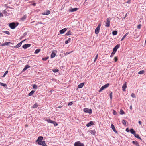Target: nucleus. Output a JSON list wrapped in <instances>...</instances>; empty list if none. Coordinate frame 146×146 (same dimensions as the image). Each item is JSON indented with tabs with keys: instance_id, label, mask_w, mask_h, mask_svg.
<instances>
[{
	"instance_id": "obj_17",
	"label": "nucleus",
	"mask_w": 146,
	"mask_h": 146,
	"mask_svg": "<svg viewBox=\"0 0 146 146\" xmlns=\"http://www.w3.org/2000/svg\"><path fill=\"white\" fill-rule=\"evenodd\" d=\"M30 67V66L29 65H26L25 66L24 68H23L22 71L24 72L27 69L29 68Z\"/></svg>"
},
{
	"instance_id": "obj_36",
	"label": "nucleus",
	"mask_w": 146,
	"mask_h": 146,
	"mask_svg": "<svg viewBox=\"0 0 146 146\" xmlns=\"http://www.w3.org/2000/svg\"><path fill=\"white\" fill-rule=\"evenodd\" d=\"M115 52H114V51H113V52H112L110 55V57L111 58L114 55V54H115Z\"/></svg>"
},
{
	"instance_id": "obj_59",
	"label": "nucleus",
	"mask_w": 146,
	"mask_h": 146,
	"mask_svg": "<svg viewBox=\"0 0 146 146\" xmlns=\"http://www.w3.org/2000/svg\"><path fill=\"white\" fill-rule=\"evenodd\" d=\"M138 123L140 125H141V121H139L138 122Z\"/></svg>"
},
{
	"instance_id": "obj_49",
	"label": "nucleus",
	"mask_w": 146,
	"mask_h": 146,
	"mask_svg": "<svg viewBox=\"0 0 146 146\" xmlns=\"http://www.w3.org/2000/svg\"><path fill=\"white\" fill-rule=\"evenodd\" d=\"M114 59L115 62H116L117 60L118 59L117 57H115L114 58Z\"/></svg>"
},
{
	"instance_id": "obj_48",
	"label": "nucleus",
	"mask_w": 146,
	"mask_h": 146,
	"mask_svg": "<svg viewBox=\"0 0 146 146\" xmlns=\"http://www.w3.org/2000/svg\"><path fill=\"white\" fill-rule=\"evenodd\" d=\"M113 114L114 115H116L117 114L116 111H115L114 110H113Z\"/></svg>"
},
{
	"instance_id": "obj_35",
	"label": "nucleus",
	"mask_w": 146,
	"mask_h": 146,
	"mask_svg": "<svg viewBox=\"0 0 146 146\" xmlns=\"http://www.w3.org/2000/svg\"><path fill=\"white\" fill-rule=\"evenodd\" d=\"M38 86L36 84H34L33 85V88L35 89H36L37 88Z\"/></svg>"
},
{
	"instance_id": "obj_52",
	"label": "nucleus",
	"mask_w": 146,
	"mask_h": 146,
	"mask_svg": "<svg viewBox=\"0 0 146 146\" xmlns=\"http://www.w3.org/2000/svg\"><path fill=\"white\" fill-rule=\"evenodd\" d=\"M98 57V54H97L96 56V57L95 58L94 60V61H95L97 59V58Z\"/></svg>"
},
{
	"instance_id": "obj_1",
	"label": "nucleus",
	"mask_w": 146,
	"mask_h": 146,
	"mask_svg": "<svg viewBox=\"0 0 146 146\" xmlns=\"http://www.w3.org/2000/svg\"><path fill=\"white\" fill-rule=\"evenodd\" d=\"M19 23L18 22H12L10 23L9 26L10 28L12 29H14L18 25Z\"/></svg>"
},
{
	"instance_id": "obj_55",
	"label": "nucleus",
	"mask_w": 146,
	"mask_h": 146,
	"mask_svg": "<svg viewBox=\"0 0 146 146\" xmlns=\"http://www.w3.org/2000/svg\"><path fill=\"white\" fill-rule=\"evenodd\" d=\"M68 42H68V41L67 40H66L65 41V43L66 44H68Z\"/></svg>"
},
{
	"instance_id": "obj_50",
	"label": "nucleus",
	"mask_w": 146,
	"mask_h": 146,
	"mask_svg": "<svg viewBox=\"0 0 146 146\" xmlns=\"http://www.w3.org/2000/svg\"><path fill=\"white\" fill-rule=\"evenodd\" d=\"M73 104V103L72 102H70L68 104V106H71Z\"/></svg>"
},
{
	"instance_id": "obj_42",
	"label": "nucleus",
	"mask_w": 146,
	"mask_h": 146,
	"mask_svg": "<svg viewBox=\"0 0 146 146\" xmlns=\"http://www.w3.org/2000/svg\"><path fill=\"white\" fill-rule=\"evenodd\" d=\"M122 123L123 125H125L126 124V121L125 120H123L122 121Z\"/></svg>"
},
{
	"instance_id": "obj_32",
	"label": "nucleus",
	"mask_w": 146,
	"mask_h": 146,
	"mask_svg": "<svg viewBox=\"0 0 146 146\" xmlns=\"http://www.w3.org/2000/svg\"><path fill=\"white\" fill-rule=\"evenodd\" d=\"M52 71L55 73L58 72L59 70L57 69H54L52 70Z\"/></svg>"
},
{
	"instance_id": "obj_43",
	"label": "nucleus",
	"mask_w": 146,
	"mask_h": 146,
	"mask_svg": "<svg viewBox=\"0 0 146 146\" xmlns=\"http://www.w3.org/2000/svg\"><path fill=\"white\" fill-rule=\"evenodd\" d=\"M48 57H45V58H42V60H43V61H46L47 60V59H48Z\"/></svg>"
},
{
	"instance_id": "obj_12",
	"label": "nucleus",
	"mask_w": 146,
	"mask_h": 146,
	"mask_svg": "<svg viewBox=\"0 0 146 146\" xmlns=\"http://www.w3.org/2000/svg\"><path fill=\"white\" fill-rule=\"evenodd\" d=\"M43 139V137L42 136H39L37 140L36 141L37 143L40 141H42Z\"/></svg>"
},
{
	"instance_id": "obj_57",
	"label": "nucleus",
	"mask_w": 146,
	"mask_h": 146,
	"mask_svg": "<svg viewBox=\"0 0 146 146\" xmlns=\"http://www.w3.org/2000/svg\"><path fill=\"white\" fill-rule=\"evenodd\" d=\"M0 17H3V15L2 13H0Z\"/></svg>"
},
{
	"instance_id": "obj_41",
	"label": "nucleus",
	"mask_w": 146,
	"mask_h": 146,
	"mask_svg": "<svg viewBox=\"0 0 146 146\" xmlns=\"http://www.w3.org/2000/svg\"><path fill=\"white\" fill-rule=\"evenodd\" d=\"M144 72V71L143 70H141L138 72V74H143Z\"/></svg>"
},
{
	"instance_id": "obj_8",
	"label": "nucleus",
	"mask_w": 146,
	"mask_h": 146,
	"mask_svg": "<svg viewBox=\"0 0 146 146\" xmlns=\"http://www.w3.org/2000/svg\"><path fill=\"white\" fill-rule=\"evenodd\" d=\"M107 22L106 23L105 26L108 27L110 25V21L109 19L108 18L106 19Z\"/></svg>"
},
{
	"instance_id": "obj_33",
	"label": "nucleus",
	"mask_w": 146,
	"mask_h": 146,
	"mask_svg": "<svg viewBox=\"0 0 146 146\" xmlns=\"http://www.w3.org/2000/svg\"><path fill=\"white\" fill-rule=\"evenodd\" d=\"M110 99L111 100L112 99V92H110Z\"/></svg>"
},
{
	"instance_id": "obj_63",
	"label": "nucleus",
	"mask_w": 146,
	"mask_h": 146,
	"mask_svg": "<svg viewBox=\"0 0 146 146\" xmlns=\"http://www.w3.org/2000/svg\"><path fill=\"white\" fill-rule=\"evenodd\" d=\"M12 114H10V115H9V117H11V116H12Z\"/></svg>"
},
{
	"instance_id": "obj_25",
	"label": "nucleus",
	"mask_w": 146,
	"mask_h": 146,
	"mask_svg": "<svg viewBox=\"0 0 146 146\" xmlns=\"http://www.w3.org/2000/svg\"><path fill=\"white\" fill-rule=\"evenodd\" d=\"M34 92L35 91L34 90H32L28 94V95L29 96H31L33 94Z\"/></svg>"
},
{
	"instance_id": "obj_53",
	"label": "nucleus",
	"mask_w": 146,
	"mask_h": 146,
	"mask_svg": "<svg viewBox=\"0 0 146 146\" xmlns=\"http://www.w3.org/2000/svg\"><path fill=\"white\" fill-rule=\"evenodd\" d=\"M3 13L4 14H6L7 13V11L5 10H4L3 11Z\"/></svg>"
},
{
	"instance_id": "obj_54",
	"label": "nucleus",
	"mask_w": 146,
	"mask_h": 146,
	"mask_svg": "<svg viewBox=\"0 0 146 146\" xmlns=\"http://www.w3.org/2000/svg\"><path fill=\"white\" fill-rule=\"evenodd\" d=\"M126 131L127 132H129V129L128 128H127L126 129Z\"/></svg>"
},
{
	"instance_id": "obj_58",
	"label": "nucleus",
	"mask_w": 146,
	"mask_h": 146,
	"mask_svg": "<svg viewBox=\"0 0 146 146\" xmlns=\"http://www.w3.org/2000/svg\"><path fill=\"white\" fill-rule=\"evenodd\" d=\"M32 5L34 6H35L36 5V3H34L32 4Z\"/></svg>"
},
{
	"instance_id": "obj_45",
	"label": "nucleus",
	"mask_w": 146,
	"mask_h": 146,
	"mask_svg": "<svg viewBox=\"0 0 146 146\" xmlns=\"http://www.w3.org/2000/svg\"><path fill=\"white\" fill-rule=\"evenodd\" d=\"M8 73V71H6L4 74L2 76L3 77H5V76Z\"/></svg>"
},
{
	"instance_id": "obj_39",
	"label": "nucleus",
	"mask_w": 146,
	"mask_h": 146,
	"mask_svg": "<svg viewBox=\"0 0 146 146\" xmlns=\"http://www.w3.org/2000/svg\"><path fill=\"white\" fill-rule=\"evenodd\" d=\"M38 106V104L37 103H35L34 104L33 106V108H36Z\"/></svg>"
},
{
	"instance_id": "obj_19",
	"label": "nucleus",
	"mask_w": 146,
	"mask_h": 146,
	"mask_svg": "<svg viewBox=\"0 0 146 146\" xmlns=\"http://www.w3.org/2000/svg\"><path fill=\"white\" fill-rule=\"evenodd\" d=\"M129 131L132 134H133L134 135L135 133V131L132 128L131 129L129 130Z\"/></svg>"
},
{
	"instance_id": "obj_15",
	"label": "nucleus",
	"mask_w": 146,
	"mask_h": 146,
	"mask_svg": "<svg viewBox=\"0 0 146 146\" xmlns=\"http://www.w3.org/2000/svg\"><path fill=\"white\" fill-rule=\"evenodd\" d=\"M67 30V29L66 28H64L62 30L60 31V33L61 34H62L64 33Z\"/></svg>"
},
{
	"instance_id": "obj_40",
	"label": "nucleus",
	"mask_w": 146,
	"mask_h": 146,
	"mask_svg": "<svg viewBox=\"0 0 146 146\" xmlns=\"http://www.w3.org/2000/svg\"><path fill=\"white\" fill-rule=\"evenodd\" d=\"M4 33L7 34L8 35H10V33L9 31H5L3 32Z\"/></svg>"
},
{
	"instance_id": "obj_14",
	"label": "nucleus",
	"mask_w": 146,
	"mask_h": 146,
	"mask_svg": "<svg viewBox=\"0 0 146 146\" xmlns=\"http://www.w3.org/2000/svg\"><path fill=\"white\" fill-rule=\"evenodd\" d=\"M111 127L112 129L116 133H117V131L116 130L115 127L113 124H111Z\"/></svg>"
},
{
	"instance_id": "obj_56",
	"label": "nucleus",
	"mask_w": 146,
	"mask_h": 146,
	"mask_svg": "<svg viewBox=\"0 0 146 146\" xmlns=\"http://www.w3.org/2000/svg\"><path fill=\"white\" fill-rule=\"evenodd\" d=\"M68 41V42H70L71 41V39L70 38H69L68 40H67Z\"/></svg>"
},
{
	"instance_id": "obj_9",
	"label": "nucleus",
	"mask_w": 146,
	"mask_h": 146,
	"mask_svg": "<svg viewBox=\"0 0 146 146\" xmlns=\"http://www.w3.org/2000/svg\"><path fill=\"white\" fill-rule=\"evenodd\" d=\"M25 40H24L23 41H22L21 42H19L18 44H17L15 46H14V48H18L19 47H20L21 46L22 42L23 41H25Z\"/></svg>"
},
{
	"instance_id": "obj_23",
	"label": "nucleus",
	"mask_w": 146,
	"mask_h": 146,
	"mask_svg": "<svg viewBox=\"0 0 146 146\" xmlns=\"http://www.w3.org/2000/svg\"><path fill=\"white\" fill-rule=\"evenodd\" d=\"M89 132L90 133L93 135H94L96 133V131L95 130H90L89 131Z\"/></svg>"
},
{
	"instance_id": "obj_7",
	"label": "nucleus",
	"mask_w": 146,
	"mask_h": 146,
	"mask_svg": "<svg viewBox=\"0 0 146 146\" xmlns=\"http://www.w3.org/2000/svg\"><path fill=\"white\" fill-rule=\"evenodd\" d=\"M120 46V44H118L115 47H114L113 49V50L114 52H116L117 51V49L119 48Z\"/></svg>"
},
{
	"instance_id": "obj_31",
	"label": "nucleus",
	"mask_w": 146,
	"mask_h": 146,
	"mask_svg": "<svg viewBox=\"0 0 146 146\" xmlns=\"http://www.w3.org/2000/svg\"><path fill=\"white\" fill-rule=\"evenodd\" d=\"M117 31H114L112 32V34L114 35H116L117 34Z\"/></svg>"
},
{
	"instance_id": "obj_5",
	"label": "nucleus",
	"mask_w": 146,
	"mask_h": 146,
	"mask_svg": "<svg viewBox=\"0 0 146 146\" xmlns=\"http://www.w3.org/2000/svg\"><path fill=\"white\" fill-rule=\"evenodd\" d=\"M74 146H84L83 143H82L80 141H78L75 143Z\"/></svg>"
},
{
	"instance_id": "obj_13",
	"label": "nucleus",
	"mask_w": 146,
	"mask_h": 146,
	"mask_svg": "<svg viewBox=\"0 0 146 146\" xmlns=\"http://www.w3.org/2000/svg\"><path fill=\"white\" fill-rule=\"evenodd\" d=\"M126 83L127 82H125V83L122 86V90L123 91H124L125 90V89L127 88V85H126Z\"/></svg>"
},
{
	"instance_id": "obj_16",
	"label": "nucleus",
	"mask_w": 146,
	"mask_h": 146,
	"mask_svg": "<svg viewBox=\"0 0 146 146\" xmlns=\"http://www.w3.org/2000/svg\"><path fill=\"white\" fill-rule=\"evenodd\" d=\"M94 125V123L93 121H90L86 125L87 127H89Z\"/></svg>"
},
{
	"instance_id": "obj_10",
	"label": "nucleus",
	"mask_w": 146,
	"mask_h": 146,
	"mask_svg": "<svg viewBox=\"0 0 146 146\" xmlns=\"http://www.w3.org/2000/svg\"><path fill=\"white\" fill-rule=\"evenodd\" d=\"M31 46V44H25L22 47L23 48L26 49L27 48L30 47Z\"/></svg>"
},
{
	"instance_id": "obj_27",
	"label": "nucleus",
	"mask_w": 146,
	"mask_h": 146,
	"mask_svg": "<svg viewBox=\"0 0 146 146\" xmlns=\"http://www.w3.org/2000/svg\"><path fill=\"white\" fill-rule=\"evenodd\" d=\"M55 56L56 53L55 52H52L51 55L50 56L52 58H54L55 57Z\"/></svg>"
},
{
	"instance_id": "obj_38",
	"label": "nucleus",
	"mask_w": 146,
	"mask_h": 146,
	"mask_svg": "<svg viewBox=\"0 0 146 146\" xmlns=\"http://www.w3.org/2000/svg\"><path fill=\"white\" fill-rule=\"evenodd\" d=\"M52 124H53L55 126H56L58 125V124L56 122L54 121Z\"/></svg>"
},
{
	"instance_id": "obj_22",
	"label": "nucleus",
	"mask_w": 146,
	"mask_h": 146,
	"mask_svg": "<svg viewBox=\"0 0 146 146\" xmlns=\"http://www.w3.org/2000/svg\"><path fill=\"white\" fill-rule=\"evenodd\" d=\"M134 135V136H135V137H136V138H138V139H140V140H142L141 139V137L139 136V135H138V134H136V133H135V134Z\"/></svg>"
},
{
	"instance_id": "obj_60",
	"label": "nucleus",
	"mask_w": 146,
	"mask_h": 146,
	"mask_svg": "<svg viewBox=\"0 0 146 146\" xmlns=\"http://www.w3.org/2000/svg\"><path fill=\"white\" fill-rule=\"evenodd\" d=\"M130 1H131L129 0L128 1H127V3H130Z\"/></svg>"
},
{
	"instance_id": "obj_29",
	"label": "nucleus",
	"mask_w": 146,
	"mask_h": 146,
	"mask_svg": "<svg viewBox=\"0 0 146 146\" xmlns=\"http://www.w3.org/2000/svg\"><path fill=\"white\" fill-rule=\"evenodd\" d=\"M71 35V32L70 30L69 31L67 32L65 35L67 36L70 35Z\"/></svg>"
},
{
	"instance_id": "obj_21",
	"label": "nucleus",
	"mask_w": 146,
	"mask_h": 146,
	"mask_svg": "<svg viewBox=\"0 0 146 146\" xmlns=\"http://www.w3.org/2000/svg\"><path fill=\"white\" fill-rule=\"evenodd\" d=\"M84 85V83H81L78 86V88H82L83 87Z\"/></svg>"
},
{
	"instance_id": "obj_24",
	"label": "nucleus",
	"mask_w": 146,
	"mask_h": 146,
	"mask_svg": "<svg viewBox=\"0 0 146 146\" xmlns=\"http://www.w3.org/2000/svg\"><path fill=\"white\" fill-rule=\"evenodd\" d=\"M50 11L49 10H47V11L45 12H44V13L42 14L44 15H48L50 14Z\"/></svg>"
},
{
	"instance_id": "obj_3",
	"label": "nucleus",
	"mask_w": 146,
	"mask_h": 146,
	"mask_svg": "<svg viewBox=\"0 0 146 146\" xmlns=\"http://www.w3.org/2000/svg\"><path fill=\"white\" fill-rule=\"evenodd\" d=\"M83 110L85 112L88 113L89 114H91L92 112V111L91 109H90L88 108H84Z\"/></svg>"
},
{
	"instance_id": "obj_2",
	"label": "nucleus",
	"mask_w": 146,
	"mask_h": 146,
	"mask_svg": "<svg viewBox=\"0 0 146 146\" xmlns=\"http://www.w3.org/2000/svg\"><path fill=\"white\" fill-rule=\"evenodd\" d=\"M109 83H107L105 85L102 86L100 88V89L99 90V92H100L102 90L106 88H107L109 86Z\"/></svg>"
},
{
	"instance_id": "obj_37",
	"label": "nucleus",
	"mask_w": 146,
	"mask_h": 146,
	"mask_svg": "<svg viewBox=\"0 0 146 146\" xmlns=\"http://www.w3.org/2000/svg\"><path fill=\"white\" fill-rule=\"evenodd\" d=\"M120 114L121 115H123L125 114V112L123 110H121L120 111Z\"/></svg>"
},
{
	"instance_id": "obj_18",
	"label": "nucleus",
	"mask_w": 146,
	"mask_h": 146,
	"mask_svg": "<svg viewBox=\"0 0 146 146\" xmlns=\"http://www.w3.org/2000/svg\"><path fill=\"white\" fill-rule=\"evenodd\" d=\"M11 43L10 42H7L4 43L3 44L1 45V46H5V45H8L9 44H11Z\"/></svg>"
},
{
	"instance_id": "obj_61",
	"label": "nucleus",
	"mask_w": 146,
	"mask_h": 146,
	"mask_svg": "<svg viewBox=\"0 0 146 146\" xmlns=\"http://www.w3.org/2000/svg\"><path fill=\"white\" fill-rule=\"evenodd\" d=\"M132 106H130V109L131 110H132Z\"/></svg>"
},
{
	"instance_id": "obj_34",
	"label": "nucleus",
	"mask_w": 146,
	"mask_h": 146,
	"mask_svg": "<svg viewBox=\"0 0 146 146\" xmlns=\"http://www.w3.org/2000/svg\"><path fill=\"white\" fill-rule=\"evenodd\" d=\"M0 84L1 86H4V87L7 86V84L1 82H0Z\"/></svg>"
},
{
	"instance_id": "obj_11",
	"label": "nucleus",
	"mask_w": 146,
	"mask_h": 146,
	"mask_svg": "<svg viewBox=\"0 0 146 146\" xmlns=\"http://www.w3.org/2000/svg\"><path fill=\"white\" fill-rule=\"evenodd\" d=\"M78 9L77 8H71L70 9H69V11L70 12H74L77 11Z\"/></svg>"
},
{
	"instance_id": "obj_26",
	"label": "nucleus",
	"mask_w": 146,
	"mask_h": 146,
	"mask_svg": "<svg viewBox=\"0 0 146 146\" xmlns=\"http://www.w3.org/2000/svg\"><path fill=\"white\" fill-rule=\"evenodd\" d=\"M129 33L128 32L126 33V34L124 35L122 38L121 40V41H122L123 40V39L126 37V36Z\"/></svg>"
},
{
	"instance_id": "obj_62",
	"label": "nucleus",
	"mask_w": 146,
	"mask_h": 146,
	"mask_svg": "<svg viewBox=\"0 0 146 146\" xmlns=\"http://www.w3.org/2000/svg\"><path fill=\"white\" fill-rule=\"evenodd\" d=\"M37 23H38V24H42V23L41 22H38Z\"/></svg>"
},
{
	"instance_id": "obj_4",
	"label": "nucleus",
	"mask_w": 146,
	"mask_h": 146,
	"mask_svg": "<svg viewBox=\"0 0 146 146\" xmlns=\"http://www.w3.org/2000/svg\"><path fill=\"white\" fill-rule=\"evenodd\" d=\"M101 24H99L98 26H97L96 29H95V33L96 34H97L99 33L100 29V27L101 26Z\"/></svg>"
},
{
	"instance_id": "obj_6",
	"label": "nucleus",
	"mask_w": 146,
	"mask_h": 146,
	"mask_svg": "<svg viewBox=\"0 0 146 146\" xmlns=\"http://www.w3.org/2000/svg\"><path fill=\"white\" fill-rule=\"evenodd\" d=\"M38 145H41L43 146H47V145L45 143V142L44 141H42L38 142Z\"/></svg>"
},
{
	"instance_id": "obj_20",
	"label": "nucleus",
	"mask_w": 146,
	"mask_h": 146,
	"mask_svg": "<svg viewBox=\"0 0 146 146\" xmlns=\"http://www.w3.org/2000/svg\"><path fill=\"white\" fill-rule=\"evenodd\" d=\"M132 143L133 144L135 145L136 146H139V144L136 141H133Z\"/></svg>"
},
{
	"instance_id": "obj_28",
	"label": "nucleus",
	"mask_w": 146,
	"mask_h": 146,
	"mask_svg": "<svg viewBox=\"0 0 146 146\" xmlns=\"http://www.w3.org/2000/svg\"><path fill=\"white\" fill-rule=\"evenodd\" d=\"M46 121L48 122L49 123H52L54 121H52L49 119H46Z\"/></svg>"
},
{
	"instance_id": "obj_44",
	"label": "nucleus",
	"mask_w": 146,
	"mask_h": 146,
	"mask_svg": "<svg viewBox=\"0 0 146 146\" xmlns=\"http://www.w3.org/2000/svg\"><path fill=\"white\" fill-rule=\"evenodd\" d=\"M131 96L133 98H136V96L134 93H132L131 94Z\"/></svg>"
},
{
	"instance_id": "obj_30",
	"label": "nucleus",
	"mask_w": 146,
	"mask_h": 146,
	"mask_svg": "<svg viewBox=\"0 0 146 146\" xmlns=\"http://www.w3.org/2000/svg\"><path fill=\"white\" fill-rule=\"evenodd\" d=\"M40 51V49H36V50L35 52V54H38V53Z\"/></svg>"
},
{
	"instance_id": "obj_47",
	"label": "nucleus",
	"mask_w": 146,
	"mask_h": 146,
	"mask_svg": "<svg viewBox=\"0 0 146 146\" xmlns=\"http://www.w3.org/2000/svg\"><path fill=\"white\" fill-rule=\"evenodd\" d=\"M141 24H140L139 25H138V26H137V28L138 29H140L141 28Z\"/></svg>"
},
{
	"instance_id": "obj_64",
	"label": "nucleus",
	"mask_w": 146,
	"mask_h": 146,
	"mask_svg": "<svg viewBox=\"0 0 146 146\" xmlns=\"http://www.w3.org/2000/svg\"><path fill=\"white\" fill-rule=\"evenodd\" d=\"M62 107V106H59L58 107V108H61Z\"/></svg>"
},
{
	"instance_id": "obj_51",
	"label": "nucleus",
	"mask_w": 146,
	"mask_h": 146,
	"mask_svg": "<svg viewBox=\"0 0 146 146\" xmlns=\"http://www.w3.org/2000/svg\"><path fill=\"white\" fill-rule=\"evenodd\" d=\"M27 34V32H25L23 34V36H25Z\"/></svg>"
},
{
	"instance_id": "obj_46",
	"label": "nucleus",
	"mask_w": 146,
	"mask_h": 146,
	"mask_svg": "<svg viewBox=\"0 0 146 146\" xmlns=\"http://www.w3.org/2000/svg\"><path fill=\"white\" fill-rule=\"evenodd\" d=\"M72 51L69 52H66V53H65V55H67L72 52Z\"/></svg>"
}]
</instances>
